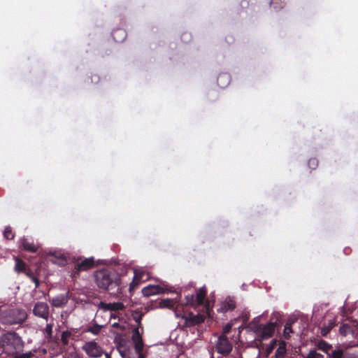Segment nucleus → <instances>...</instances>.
<instances>
[{
    "label": "nucleus",
    "mask_w": 358,
    "mask_h": 358,
    "mask_svg": "<svg viewBox=\"0 0 358 358\" xmlns=\"http://www.w3.org/2000/svg\"><path fill=\"white\" fill-rule=\"evenodd\" d=\"M164 288L159 285H148L142 289V294L144 296H150L154 294H158L164 292Z\"/></svg>",
    "instance_id": "14"
},
{
    "label": "nucleus",
    "mask_w": 358,
    "mask_h": 358,
    "mask_svg": "<svg viewBox=\"0 0 358 358\" xmlns=\"http://www.w3.org/2000/svg\"><path fill=\"white\" fill-rule=\"evenodd\" d=\"M134 274L141 282H145L150 278L149 272L143 269H135Z\"/></svg>",
    "instance_id": "20"
},
{
    "label": "nucleus",
    "mask_w": 358,
    "mask_h": 358,
    "mask_svg": "<svg viewBox=\"0 0 358 358\" xmlns=\"http://www.w3.org/2000/svg\"><path fill=\"white\" fill-rule=\"evenodd\" d=\"M210 358H215L213 353L211 354Z\"/></svg>",
    "instance_id": "47"
},
{
    "label": "nucleus",
    "mask_w": 358,
    "mask_h": 358,
    "mask_svg": "<svg viewBox=\"0 0 358 358\" xmlns=\"http://www.w3.org/2000/svg\"><path fill=\"white\" fill-rule=\"evenodd\" d=\"M116 317H117V316L115 314H111L110 319H112V318L115 319Z\"/></svg>",
    "instance_id": "45"
},
{
    "label": "nucleus",
    "mask_w": 358,
    "mask_h": 358,
    "mask_svg": "<svg viewBox=\"0 0 358 358\" xmlns=\"http://www.w3.org/2000/svg\"><path fill=\"white\" fill-rule=\"evenodd\" d=\"M71 338V331L66 330L62 333L61 341L63 345L66 346L69 344V340Z\"/></svg>",
    "instance_id": "23"
},
{
    "label": "nucleus",
    "mask_w": 358,
    "mask_h": 358,
    "mask_svg": "<svg viewBox=\"0 0 358 358\" xmlns=\"http://www.w3.org/2000/svg\"><path fill=\"white\" fill-rule=\"evenodd\" d=\"M207 294V289L205 286L201 287L196 295V306H202L204 303V299H206Z\"/></svg>",
    "instance_id": "18"
},
{
    "label": "nucleus",
    "mask_w": 358,
    "mask_h": 358,
    "mask_svg": "<svg viewBox=\"0 0 358 358\" xmlns=\"http://www.w3.org/2000/svg\"><path fill=\"white\" fill-rule=\"evenodd\" d=\"M250 329L262 339H268L273 336L277 322H271L266 324H259L257 319H254L249 324Z\"/></svg>",
    "instance_id": "3"
},
{
    "label": "nucleus",
    "mask_w": 358,
    "mask_h": 358,
    "mask_svg": "<svg viewBox=\"0 0 358 358\" xmlns=\"http://www.w3.org/2000/svg\"><path fill=\"white\" fill-rule=\"evenodd\" d=\"M294 322H287V323L285 325V329L283 331V336L285 339H289L290 337L289 334L293 333L292 325Z\"/></svg>",
    "instance_id": "25"
},
{
    "label": "nucleus",
    "mask_w": 358,
    "mask_h": 358,
    "mask_svg": "<svg viewBox=\"0 0 358 358\" xmlns=\"http://www.w3.org/2000/svg\"><path fill=\"white\" fill-rule=\"evenodd\" d=\"M138 354H139V355H138V358H145V357L143 356V355H142L141 352H140V353H138Z\"/></svg>",
    "instance_id": "44"
},
{
    "label": "nucleus",
    "mask_w": 358,
    "mask_h": 358,
    "mask_svg": "<svg viewBox=\"0 0 358 358\" xmlns=\"http://www.w3.org/2000/svg\"><path fill=\"white\" fill-rule=\"evenodd\" d=\"M106 358H111V357L109 354L106 353Z\"/></svg>",
    "instance_id": "46"
},
{
    "label": "nucleus",
    "mask_w": 358,
    "mask_h": 358,
    "mask_svg": "<svg viewBox=\"0 0 358 358\" xmlns=\"http://www.w3.org/2000/svg\"><path fill=\"white\" fill-rule=\"evenodd\" d=\"M33 313L36 317L48 320L50 315L49 306L48 303L45 302L38 301L34 306Z\"/></svg>",
    "instance_id": "7"
},
{
    "label": "nucleus",
    "mask_w": 358,
    "mask_h": 358,
    "mask_svg": "<svg viewBox=\"0 0 358 358\" xmlns=\"http://www.w3.org/2000/svg\"><path fill=\"white\" fill-rule=\"evenodd\" d=\"M68 299L64 295L57 296L51 300V304L52 306L56 308L62 307L66 304Z\"/></svg>",
    "instance_id": "17"
},
{
    "label": "nucleus",
    "mask_w": 358,
    "mask_h": 358,
    "mask_svg": "<svg viewBox=\"0 0 358 358\" xmlns=\"http://www.w3.org/2000/svg\"><path fill=\"white\" fill-rule=\"evenodd\" d=\"M48 256L51 257L50 260L59 266H64L67 263V259L65 255L60 251L50 252Z\"/></svg>",
    "instance_id": "11"
},
{
    "label": "nucleus",
    "mask_w": 358,
    "mask_h": 358,
    "mask_svg": "<svg viewBox=\"0 0 358 358\" xmlns=\"http://www.w3.org/2000/svg\"><path fill=\"white\" fill-rule=\"evenodd\" d=\"M142 282L139 280V279L136 276V274H134V278L131 281V282L129 285V290L130 292H133L138 286V285Z\"/></svg>",
    "instance_id": "30"
},
{
    "label": "nucleus",
    "mask_w": 358,
    "mask_h": 358,
    "mask_svg": "<svg viewBox=\"0 0 358 358\" xmlns=\"http://www.w3.org/2000/svg\"><path fill=\"white\" fill-rule=\"evenodd\" d=\"M27 266L24 261L20 259H16V264L15 266V270L17 272H24L26 271Z\"/></svg>",
    "instance_id": "24"
},
{
    "label": "nucleus",
    "mask_w": 358,
    "mask_h": 358,
    "mask_svg": "<svg viewBox=\"0 0 358 358\" xmlns=\"http://www.w3.org/2000/svg\"><path fill=\"white\" fill-rule=\"evenodd\" d=\"M31 280L34 282L35 284V288H38L40 285V281L37 276L34 275Z\"/></svg>",
    "instance_id": "39"
},
{
    "label": "nucleus",
    "mask_w": 358,
    "mask_h": 358,
    "mask_svg": "<svg viewBox=\"0 0 358 358\" xmlns=\"http://www.w3.org/2000/svg\"><path fill=\"white\" fill-rule=\"evenodd\" d=\"M94 266V259L93 257L85 258L84 259H79L75 265L73 271L74 276L78 275L80 271H87Z\"/></svg>",
    "instance_id": "9"
},
{
    "label": "nucleus",
    "mask_w": 358,
    "mask_h": 358,
    "mask_svg": "<svg viewBox=\"0 0 358 358\" xmlns=\"http://www.w3.org/2000/svg\"><path fill=\"white\" fill-rule=\"evenodd\" d=\"M132 341L135 344V350L136 352L140 353L143 350V342L142 339V336L140 334L139 330L138 328H136L132 334Z\"/></svg>",
    "instance_id": "13"
},
{
    "label": "nucleus",
    "mask_w": 358,
    "mask_h": 358,
    "mask_svg": "<svg viewBox=\"0 0 358 358\" xmlns=\"http://www.w3.org/2000/svg\"><path fill=\"white\" fill-rule=\"evenodd\" d=\"M319 350L325 352L327 355L331 353L333 350V347L331 344L327 343L324 340H321L317 343V345Z\"/></svg>",
    "instance_id": "19"
},
{
    "label": "nucleus",
    "mask_w": 358,
    "mask_h": 358,
    "mask_svg": "<svg viewBox=\"0 0 358 358\" xmlns=\"http://www.w3.org/2000/svg\"><path fill=\"white\" fill-rule=\"evenodd\" d=\"M24 273L26 275L30 278V280L35 275L30 268H27Z\"/></svg>",
    "instance_id": "40"
},
{
    "label": "nucleus",
    "mask_w": 358,
    "mask_h": 358,
    "mask_svg": "<svg viewBox=\"0 0 358 358\" xmlns=\"http://www.w3.org/2000/svg\"><path fill=\"white\" fill-rule=\"evenodd\" d=\"M236 307V303L234 297L228 296L225 299L221 306L222 312L234 310Z\"/></svg>",
    "instance_id": "15"
},
{
    "label": "nucleus",
    "mask_w": 358,
    "mask_h": 358,
    "mask_svg": "<svg viewBox=\"0 0 358 358\" xmlns=\"http://www.w3.org/2000/svg\"><path fill=\"white\" fill-rule=\"evenodd\" d=\"M215 349L222 356L227 357L231 352L233 345L225 335H221L217 339Z\"/></svg>",
    "instance_id": "5"
},
{
    "label": "nucleus",
    "mask_w": 358,
    "mask_h": 358,
    "mask_svg": "<svg viewBox=\"0 0 358 358\" xmlns=\"http://www.w3.org/2000/svg\"><path fill=\"white\" fill-rule=\"evenodd\" d=\"M176 303V301L173 299H164L161 300V301L159 302V306L161 308H167L171 309L174 307Z\"/></svg>",
    "instance_id": "22"
},
{
    "label": "nucleus",
    "mask_w": 358,
    "mask_h": 358,
    "mask_svg": "<svg viewBox=\"0 0 358 358\" xmlns=\"http://www.w3.org/2000/svg\"><path fill=\"white\" fill-rule=\"evenodd\" d=\"M231 328H232L231 324L229 323V324H226L223 328V333L224 334H229L231 331Z\"/></svg>",
    "instance_id": "38"
},
{
    "label": "nucleus",
    "mask_w": 358,
    "mask_h": 358,
    "mask_svg": "<svg viewBox=\"0 0 358 358\" xmlns=\"http://www.w3.org/2000/svg\"><path fill=\"white\" fill-rule=\"evenodd\" d=\"M141 315L138 317L137 318H135V321L138 322L139 324H141Z\"/></svg>",
    "instance_id": "42"
},
{
    "label": "nucleus",
    "mask_w": 358,
    "mask_h": 358,
    "mask_svg": "<svg viewBox=\"0 0 358 358\" xmlns=\"http://www.w3.org/2000/svg\"><path fill=\"white\" fill-rule=\"evenodd\" d=\"M83 350L87 355L92 357H100L103 351L101 347L94 341L87 342L83 347Z\"/></svg>",
    "instance_id": "8"
},
{
    "label": "nucleus",
    "mask_w": 358,
    "mask_h": 358,
    "mask_svg": "<svg viewBox=\"0 0 358 358\" xmlns=\"http://www.w3.org/2000/svg\"><path fill=\"white\" fill-rule=\"evenodd\" d=\"M0 345L14 354L23 350L24 343L22 338L15 331H6L0 336Z\"/></svg>",
    "instance_id": "2"
},
{
    "label": "nucleus",
    "mask_w": 358,
    "mask_h": 358,
    "mask_svg": "<svg viewBox=\"0 0 358 358\" xmlns=\"http://www.w3.org/2000/svg\"><path fill=\"white\" fill-rule=\"evenodd\" d=\"M117 34H120V35H122V40H123V39L125 38V36H126L125 31H124V30L120 29H118L114 30V31H113V36L114 39H115V41H118V39H117V38H116V36H117Z\"/></svg>",
    "instance_id": "37"
},
{
    "label": "nucleus",
    "mask_w": 358,
    "mask_h": 358,
    "mask_svg": "<svg viewBox=\"0 0 358 358\" xmlns=\"http://www.w3.org/2000/svg\"><path fill=\"white\" fill-rule=\"evenodd\" d=\"M111 325H112L113 327L119 328L121 331L124 330V326H120L118 322H114Z\"/></svg>",
    "instance_id": "41"
},
{
    "label": "nucleus",
    "mask_w": 358,
    "mask_h": 358,
    "mask_svg": "<svg viewBox=\"0 0 358 358\" xmlns=\"http://www.w3.org/2000/svg\"><path fill=\"white\" fill-rule=\"evenodd\" d=\"M218 358H224V357L222 356V357H218Z\"/></svg>",
    "instance_id": "48"
},
{
    "label": "nucleus",
    "mask_w": 358,
    "mask_h": 358,
    "mask_svg": "<svg viewBox=\"0 0 358 358\" xmlns=\"http://www.w3.org/2000/svg\"><path fill=\"white\" fill-rule=\"evenodd\" d=\"M74 358H78V357H74Z\"/></svg>",
    "instance_id": "49"
},
{
    "label": "nucleus",
    "mask_w": 358,
    "mask_h": 358,
    "mask_svg": "<svg viewBox=\"0 0 358 358\" xmlns=\"http://www.w3.org/2000/svg\"><path fill=\"white\" fill-rule=\"evenodd\" d=\"M101 328V325H99L98 324H94L87 328V331L90 332L94 335H98L100 333Z\"/></svg>",
    "instance_id": "27"
},
{
    "label": "nucleus",
    "mask_w": 358,
    "mask_h": 358,
    "mask_svg": "<svg viewBox=\"0 0 358 358\" xmlns=\"http://www.w3.org/2000/svg\"><path fill=\"white\" fill-rule=\"evenodd\" d=\"M52 327H53V324L49 323L46 325V327L44 329V331L45 333V337L48 339L51 338L52 336Z\"/></svg>",
    "instance_id": "32"
},
{
    "label": "nucleus",
    "mask_w": 358,
    "mask_h": 358,
    "mask_svg": "<svg viewBox=\"0 0 358 358\" xmlns=\"http://www.w3.org/2000/svg\"><path fill=\"white\" fill-rule=\"evenodd\" d=\"M339 332L343 336H351L352 338H358V322L351 320L343 323L339 329Z\"/></svg>",
    "instance_id": "6"
},
{
    "label": "nucleus",
    "mask_w": 358,
    "mask_h": 358,
    "mask_svg": "<svg viewBox=\"0 0 358 358\" xmlns=\"http://www.w3.org/2000/svg\"><path fill=\"white\" fill-rule=\"evenodd\" d=\"M99 308L103 309L104 310L118 311L124 310V306L121 302L107 303L101 301L99 304Z\"/></svg>",
    "instance_id": "12"
},
{
    "label": "nucleus",
    "mask_w": 358,
    "mask_h": 358,
    "mask_svg": "<svg viewBox=\"0 0 358 358\" xmlns=\"http://www.w3.org/2000/svg\"><path fill=\"white\" fill-rule=\"evenodd\" d=\"M229 76L227 73H220L217 77V84L220 85L222 87L224 86L221 85V83L222 81H225L227 83V85L229 83Z\"/></svg>",
    "instance_id": "29"
},
{
    "label": "nucleus",
    "mask_w": 358,
    "mask_h": 358,
    "mask_svg": "<svg viewBox=\"0 0 358 358\" xmlns=\"http://www.w3.org/2000/svg\"><path fill=\"white\" fill-rule=\"evenodd\" d=\"M334 324L330 322L327 326H323L321 329V334L323 336H326L334 327Z\"/></svg>",
    "instance_id": "33"
},
{
    "label": "nucleus",
    "mask_w": 358,
    "mask_h": 358,
    "mask_svg": "<svg viewBox=\"0 0 358 358\" xmlns=\"http://www.w3.org/2000/svg\"><path fill=\"white\" fill-rule=\"evenodd\" d=\"M270 4L274 10H279L284 8L285 2L283 0H271Z\"/></svg>",
    "instance_id": "26"
},
{
    "label": "nucleus",
    "mask_w": 358,
    "mask_h": 358,
    "mask_svg": "<svg viewBox=\"0 0 358 358\" xmlns=\"http://www.w3.org/2000/svg\"><path fill=\"white\" fill-rule=\"evenodd\" d=\"M343 350L342 349L334 350L327 355V358H343Z\"/></svg>",
    "instance_id": "28"
},
{
    "label": "nucleus",
    "mask_w": 358,
    "mask_h": 358,
    "mask_svg": "<svg viewBox=\"0 0 358 358\" xmlns=\"http://www.w3.org/2000/svg\"><path fill=\"white\" fill-rule=\"evenodd\" d=\"M3 236L7 240H12L14 238L15 235H14L10 227H7L5 228L4 231H3Z\"/></svg>",
    "instance_id": "31"
},
{
    "label": "nucleus",
    "mask_w": 358,
    "mask_h": 358,
    "mask_svg": "<svg viewBox=\"0 0 358 358\" xmlns=\"http://www.w3.org/2000/svg\"><path fill=\"white\" fill-rule=\"evenodd\" d=\"M70 339L76 340V335L71 331V338Z\"/></svg>",
    "instance_id": "43"
},
{
    "label": "nucleus",
    "mask_w": 358,
    "mask_h": 358,
    "mask_svg": "<svg viewBox=\"0 0 358 358\" xmlns=\"http://www.w3.org/2000/svg\"><path fill=\"white\" fill-rule=\"evenodd\" d=\"M308 165L311 169H315L318 166V160L316 158H311L308 160Z\"/></svg>",
    "instance_id": "36"
},
{
    "label": "nucleus",
    "mask_w": 358,
    "mask_h": 358,
    "mask_svg": "<svg viewBox=\"0 0 358 358\" xmlns=\"http://www.w3.org/2000/svg\"><path fill=\"white\" fill-rule=\"evenodd\" d=\"M21 244L24 250L30 252H36L38 249V245L34 244L33 241H30L27 238H22Z\"/></svg>",
    "instance_id": "16"
},
{
    "label": "nucleus",
    "mask_w": 358,
    "mask_h": 358,
    "mask_svg": "<svg viewBox=\"0 0 358 358\" xmlns=\"http://www.w3.org/2000/svg\"><path fill=\"white\" fill-rule=\"evenodd\" d=\"M96 285L103 290H113L117 289L121 285V278L115 271L108 269L97 271L94 275Z\"/></svg>",
    "instance_id": "1"
},
{
    "label": "nucleus",
    "mask_w": 358,
    "mask_h": 358,
    "mask_svg": "<svg viewBox=\"0 0 358 358\" xmlns=\"http://www.w3.org/2000/svg\"><path fill=\"white\" fill-rule=\"evenodd\" d=\"M26 319V312L17 308L6 310L1 314L2 323L6 324H22Z\"/></svg>",
    "instance_id": "4"
},
{
    "label": "nucleus",
    "mask_w": 358,
    "mask_h": 358,
    "mask_svg": "<svg viewBox=\"0 0 358 358\" xmlns=\"http://www.w3.org/2000/svg\"><path fill=\"white\" fill-rule=\"evenodd\" d=\"M37 351L38 350L36 349H34L25 353H21V352H15L13 355H14V358H32L36 355Z\"/></svg>",
    "instance_id": "21"
},
{
    "label": "nucleus",
    "mask_w": 358,
    "mask_h": 358,
    "mask_svg": "<svg viewBox=\"0 0 358 358\" xmlns=\"http://www.w3.org/2000/svg\"><path fill=\"white\" fill-rule=\"evenodd\" d=\"M185 299H186V304L187 305H189V306H192L196 305V299H194V294H187L185 296Z\"/></svg>",
    "instance_id": "34"
},
{
    "label": "nucleus",
    "mask_w": 358,
    "mask_h": 358,
    "mask_svg": "<svg viewBox=\"0 0 358 358\" xmlns=\"http://www.w3.org/2000/svg\"><path fill=\"white\" fill-rule=\"evenodd\" d=\"M305 358H324V356L316 350H310Z\"/></svg>",
    "instance_id": "35"
},
{
    "label": "nucleus",
    "mask_w": 358,
    "mask_h": 358,
    "mask_svg": "<svg viewBox=\"0 0 358 358\" xmlns=\"http://www.w3.org/2000/svg\"><path fill=\"white\" fill-rule=\"evenodd\" d=\"M182 317L185 320L184 325L189 327L199 324L203 322L205 320L204 315L201 314L194 315L192 313H189Z\"/></svg>",
    "instance_id": "10"
}]
</instances>
